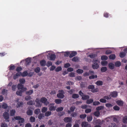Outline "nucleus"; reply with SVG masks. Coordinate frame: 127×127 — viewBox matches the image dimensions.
I'll list each match as a JSON object with an SVG mask.
<instances>
[{"instance_id":"f257e3e1","label":"nucleus","mask_w":127,"mask_h":127,"mask_svg":"<svg viewBox=\"0 0 127 127\" xmlns=\"http://www.w3.org/2000/svg\"><path fill=\"white\" fill-rule=\"evenodd\" d=\"M36 102L38 104H39L41 106V105L40 103H43L44 105H46L48 104L49 103V102L47 101V99L45 97H43L40 100L38 98H37L35 100Z\"/></svg>"},{"instance_id":"f03ea898","label":"nucleus","mask_w":127,"mask_h":127,"mask_svg":"<svg viewBox=\"0 0 127 127\" xmlns=\"http://www.w3.org/2000/svg\"><path fill=\"white\" fill-rule=\"evenodd\" d=\"M14 118L16 120H18V124H19L20 126L23 125V123L24 122V119L23 118H21L20 116H18L15 117Z\"/></svg>"},{"instance_id":"7ed1b4c3","label":"nucleus","mask_w":127,"mask_h":127,"mask_svg":"<svg viewBox=\"0 0 127 127\" xmlns=\"http://www.w3.org/2000/svg\"><path fill=\"white\" fill-rule=\"evenodd\" d=\"M93 61L94 63L92 65L93 68L94 69H98L99 67V65L97 63H99V61L97 60L94 59Z\"/></svg>"},{"instance_id":"20e7f679","label":"nucleus","mask_w":127,"mask_h":127,"mask_svg":"<svg viewBox=\"0 0 127 127\" xmlns=\"http://www.w3.org/2000/svg\"><path fill=\"white\" fill-rule=\"evenodd\" d=\"M88 88L89 89H91V92L93 93L97 92L98 91V88L94 89L95 87L93 85H90L89 86Z\"/></svg>"},{"instance_id":"39448f33","label":"nucleus","mask_w":127,"mask_h":127,"mask_svg":"<svg viewBox=\"0 0 127 127\" xmlns=\"http://www.w3.org/2000/svg\"><path fill=\"white\" fill-rule=\"evenodd\" d=\"M47 57L48 59L51 60H54L56 57V56L55 54H52L49 53L48 55L47 56Z\"/></svg>"},{"instance_id":"423d86ee","label":"nucleus","mask_w":127,"mask_h":127,"mask_svg":"<svg viewBox=\"0 0 127 127\" xmlns=\"http://www.w3.org/2000/svg\"><path fill=\"white\" fill-rule=\"evenodd\" d=\"M59 93L57 95V97L60 98H62L64 97V92L62 90H59Z\"/></svg>"},{"instance_id":"0eeeda50","label":"nucleus","mask_w":127,"mask_h":127,"mask_svg":"<svg viewBox=\"0 0 127 127\" xmlns=\"http://www.w3.org/2000/svg\"><path fill=\"white\" fill-rule=\"evenodd\" d=\"M17 88L18 90L21 89V90L24 91H26L27 89L26 88H24L23 86L21 84H19L18 85Z\"/></svg>"},{"instance_id":"6e6552de","label":"nucleus","mask_w":127,"mask_h":127,"mask_svg":"<svg viewBox=\"0 0 127 127\" xmlns=\"http://www.w3.org/2000/svg\"><path fill=\"white\" fill-rule=\"evenodd\" d=\"M82 127H91V125L89 124L87 122H83L82 123Z\"/></svg>"},{"instance_id":"1a4fd4ad","label":"nucleus","mask_w":127,"mask_h":127,"mask_svg":"<svg viewBox=\"0 0 127 127\" xmlns=\"http://www.w3.org/2000/svg\"><path fill=\"white\" fill-rule=\"evenodd\" d=\"M54 103H51L50 104L49 110L50 111L55 110L56 107L54 106Z\"/></svg>"},{"instance_id":"9d476101","label":"nucleus","mask_w":127,"mask_h":127,"mask_svg":"<svg viewBox=\"0 0 127 127\" xmlns=\"http://www.w3.org/2000/svg\"><path fill=\"white\" fill-rule=\"evenodd\" d=\"M19 99H18L17 100L15 101V102L17 103V104L16 106L17 107H19L23 105V102H19Z\"/></svg>"},{"instance_id":"9b49d317","label":"nucleus","mask_w":127,"mask_h":127,"mask_svg":"<svg viewBox=\"0 0 127 127\" xmlns=\"http://www.w3.org/2000/svg\"><path fill=\"white\" fill-rule=\"evenodd\" d=\"M3 116L6 120L7 119L9 118V116L8 112H4L3 114Z\"/></svg>"},{"instance_id":"f8f14e48","label":"nucleus","mask_w":127,"mask_h":127,"mask_svg":"<svg viewBox=\"0 0 127 127\" xmlns=\"http://www.w3.org/2000/svg\"><path fill=\"white\" fill-rule=\"evenodd\" d=\"M108 66L110 69H113L114 68L115 65L113 63H111L109 64Z\"/></svg>"},{"instance_id":"ddd939ff","label":"nucleus","mask_w":127,"mask_h":127,"mask_svg":"<svg viewBox=\"0 0 127 127\" xmlns=\"http://www.w3.org/2000/svg\"><path fill=\"white\" fill-rule=\"evenodd\" d=\"M110 95L111 97H116L118 95L117 93L116 92H113L110 93Z\"/></svg>"},{"instance_id":"4468645a","label":"nucleus","mask_w":127,"mask_h":127,"mask_svg":"<svg viewBox=\"0 0 127 127\" xmlns=\"http://www.w3.org/2000/svg\"><path fill=\"white\" fill-rule=\"evenodd\" d=\"M117 104L119 106H122L123 105V102L121 100H118L116 101Z\"/></svg>"},{"instance_id":"2eb2a0df","label":"nucleus","mask_w":127,"mask_h":127,"mask_svg":"<svg viewBox=\"0 0 127 127\" xmlns=\"http://www.w3.org/2000/svg\"><path fill=\"white\" fill-rule=\"evenodd\" d=\"M72 118L69 117H66L64 119V121L66 123H67L70 122Z\"/></svg>"},{"instance_id":"dca6fc26","label":"nucleus","mask_w":127,"mask_h":127,"mask_svg":"<svg viewBox=\"0 0 127 127\" xmlns=\"http://www.w3.org/2000/svg\"><path fill=\"white\" fill-rule=\"evenodd\" d=\"M21 73L20 72H18L15 75H14L13 76V78L15 79H16L18 78V77L21 75Z\"/></svg>"},{"instance_id":"f3484780","label":"nucleus","mask_w":127,"mask_h":127,"mask_svg":"<svg viewBox=\"0 0 127 127\" xmlns=\"http://www.w3.org/2000/svg\"><path fill=\"white\" fill-rule=\"evenodd\" d=\"M77 54V53L76 52L73 51L70 54L69 57L71 58L75 56Z\"/></svg>"},{"instance_id":"a211bd4d","label":"nucleus","mask_w":127,"mask_h":127,"mask_svg":"<svg viewBox=\"0 0 127 127\" xmlns=\"http://www.w3.org/2000/svg\"><path fill=\"white\" fill-rule=\"evenodd\" d=\"M122 121L124 123H127V116H125L123 117L122 119Z\"/></svg>"},{"instance_id":"6ab92c4d","label":"nucleus","mask_w":127,"mask_h":127,"mask_svg":"<svg viewBox=\"0 0 127 127\" xmlns=\"http://www.w3.org/2000/svg\"><path fill=\"white\" fill-rule=\"evenodd\" d=\"M24 91L22 90L18 91L16 92V94L18 95L21 96L22 93Z\"/></svg>"},{"instance_id":"aec40b11","label":"nucleus","mask_w":127,"mask_h":127,"mask_svg":"<svg viewBox=\"0 0 127 127\" xmlns=\"http://www.w3.org/2000/svg\"><path fill=\"white\" fill-rule=\"evenodd\" d=\"M55 102L57 104L61 103L62 102V100L61 99H56L55 101Z\"/></svg>"},{"instance_id":"412c9836","label":"nucleus","mask_w":127,"mask_h":127,"mask_svg":"<svg viewBox=\"0 0 127 127\" xmlns=\"http://www.w3.org/2000/svg\"><path fill=\"white\" fill-rule=\"evenodd\" d=\"M33 93V91L32 90H31L28 91L26 92V94L28 95H31Z\"/></svg>"},{"instance_id":"4be33fe9","label":"nucleus","mask_w":127,"mask_h":127,"mask_svg":"<svg viewBox=\"0 0 127 127\" xmlns=\"http://www.w3.org/2000/svg\"><path fill=\"white\" fill-rule=\"evenodd\" d=\"M110 59L111 60H114L116 58V56L115 54H111L109 56Z\"/></svg>"},{"instance_id":"5701e85b","label":"nucleus","mask_w":127,"mask_h":127,"mask_svg":"<svg viewBox=\"0 0 127 127\" xmlns=\"http://www.w3.org/2000/svg\"><path fill=\"white\" fill-rule=\"evenodd\" d=\"M107 70V68L106 67H101L100 69L101 71L102 72L106 71Z\"/></svg>"},{"instance_id":"b1692460","label":"nucleus","mask_w":127,"mask_h":127,"mask_svg":"<svg viewBox=\"0 0 127 127\" xmlns=\"http://www.w3.org/2000/svg\"><path fill=\"white\" fill-rule=\"evenodd\" d=\"M96 84L98 86H101L102 85L103 83L101 81H98L96 82Z\"/></svg>"},{"instance_id":"393cba45","label":"nucleus","mask_w":127,"mask_h":127,"mask_svg":"<svg viewBox=\"0 0 127 127\" xmlns=\"http://www.w3.org/2000/svg\"><path fill=\"white\" fill-rule=\"evenodd\" d=\"M79 60L78 58L77 57H74L72 59V61L75 62H78Z\"/></svg>"},{"instance_id":"a878e982","label":"nucleus","mask_w":127,"mask_h":127,"mask_svg":"<svg viewBox=\"0 0 127 127\" xmlns=\"http://www.w3.org/2000/svg\"><path fill=\"white\" fill-rule=\"evenodd\" d=\"M27 114L28 115H31L32 114V112L31 110L29 109L27 112Z\"/></svg>"},{"instance_id":"bb28decb","label":"nucleus","mask_w":127,"mask_h":127,"mask_svg":"<svg viewBox=\"0 0 127 127\" xmlns=\"http://www.w3.org/2000/svg\"><path fill=\"white\" fill-rule=\"evenodd\" d=\"M115 66L117 67H119L121 65V63L119 61H117L115 63Z\"/></svg>"},{"instance_id":"cd10ccee","label":"nucleus","mask_w":127,"mask_h":127,"mask_svg":"<svg viewBox=\"0 0 127 127\" xmlns=\"http://www.w3.org/2000/svg\"><path fill=\"white\" fill-rule=\"evenodd\" d=\"M89 96L88 95H84L82 97V98L83 100H86L89 98Z\"/></svg>"},{"instance_id":"c85d7f7f","label":"nucleus","mask_w":127,"mask_h":127,"mask_svg":"<svg viewBox=\"0 0 127 127\" xmlns=\"http://www.w3.org/2000/svg\"><path fill=\"white\" fill-rule=\"evenodd\" d=\"M101 59L102 60H107L108 57L107 56L104 55L101 57Z\"/></svg>"},{"instance_id":"c756f323","label":"nucleus","mask_w":127,"mask_h":127,"mask_svg":"<svg viewBox=\"0 0 127 127\" xmlns=\"http://www.w3.org/2000/svg\"><path fill=\"white\" fill-rule=\"evenodd\" d=\"M46 62L45 60H42L40 62L41 65L42 66H44L46 64Z\"/></svg>"},{"instance_id":"7c9ffc66","label":"nucleus","mask_w":127,"mask_h":127,"mask_svg":"<svg viewBox=\"0 0 127 127\" xmlns=\"http://www.w3.org/2000/svg\"><path fill=\"white\" fill-rule=\"evenodd\" d=\"M87 120L88 122H91L92 119V117L91 116H88L87 117Z\"/></svg>"},{"instance_id":"2f4dec72","label":"nucleus","mask_w":127,"mask_h":127,"mask_svg":"<svg viewBox=\"0 0 127 127\" xmlns=\"http://www.w3.org/2000/svg\"><path fill=\"white\" fill-rule=\"evenodd\" d=\"M28 73L26 71H25L23 72V73H21V75L23 77L27 75Z\"/></svg>"},{"instance_id":"473e14b6","label":"nucleus","mask_w":127,"mask_h":127,"mask_svg":"<svg viewBox=\"0 0 127 127\" xmlns=\"http://www.w3.org/2000/svg\"><path fill=\"white\" fill-rule=\"evenodd\" d=\"M51 114V111H47L46 112L45 114V116L48 117Z\"/></svg>"},{"instance_id":"72a5a7b5","label":"nucleus","mask_w":127,"mask_h":127,"mask_svg":"<svg viewBox=\"0 0 127 127\" xmlns=\"http://www.w3.org/2000/svg\"><path fill=\"white\" fill-rule=\"evenodd\" d=\"M72 97L73 98H76L79 97V95L78 94H74L72 95Z\"/></svg>"},{"instance_id":"f704fd0d","label":"nucleus","mask_w":127,"mask_h":127,"mask_svg":"<svg viewBox=\"0 0 127 127\" xmlns=\"http://www.w3.org/2000/svg\"><path fill=\"white\" fill-rule=\"evenodd\" d=\"M8 107L7 105V104L5 103H3L2 105V108L4 109H6Z\"/></svg>"},{"instance_id":"c9c22d12","label":"nucleus","mask_w":127,"mask_h":127,"mask_svg":"<svg viewBox=\"0 0 127 127\" xmlns=\"http://www.w3.org/2000/svg\"><path fill=\"white\" fill-rule=\"evenodd\" d=\"M44 117V114H41L38 116V118L39 119H41Z\"/></svg>"},{"instance_id":"e433bc0d","label":"nucleus","mask_w":127,"mask_h":127,"mask_svg":"<svg viewBox=\"0 0 127 127\" xmlns=\"http://www.w3.org/2000/svg\"><path fill=\"white\" fill-rule=\"evenodd\" d=\"M108 64V62L106 61H102L101 62V64L103 66L106 65Z\"/></svg>"},{"instance_id":"4c0bfd02","label":"nucleus","mask_w":127,"mask_h":127,"mask_svg":"<svg viewBox=\"0 0 127 127\" xmlns=\"http://www.w3.org/2000/svg\"><path fill=\"white\" fill-rule=\"evenodd\" d=\"M75 109V107L74 106H72L70 108V111H68V113H70V112H73L74 111V109Z\"/></svg>"},{"instance_id":"58836bf2","label":"nucleus","mask_w":127,"mask_h":127,"mask_svg":"<svg viewBox=\"0 0 127 127\" xmlns=\"http://www.w3.org/2000/svg\"><path fill=\"white\" fill-rule=\"evenodd\" d=\"M126 54L124 52H122L120 54V56L121 58H123L125 56Z\"/></svg>"},{"instance_id":"ea45409f","label":"nucleus","mask_w":127,"mask_h":127,"mask_svg":"<svg viewBox=\"0 0 127 127\" xmlns=\"http://www.w3.org/2000/svg\"><path fill=\"white\" fill-rule=\"evenodd\" d=\"M104 108V107L103 106H98L96 108V110L98 111V110H101Z\"/></svg>"},{"instance_id":"a19ab883","label":"nucleus","mask_w":127,"mask_h":127,"mask_svg":"<svg viewBox=\"0 0 127 127\" xmlns=\"http://www.w3.org/2000/svg\"><path fill=\"white\" fill-rule=\"evenodd\" d=\"M93 101V100L92 99H90L88 100L86 102V103L88 104H90L92 103Z\"/></svg>"},{"instance_id":"79ce46f5","label":"nucleus","mask_w":127,"mask_h":127,"mask_svg":"<svg viewBox=\"0 0 127 127\" xmlns=\"http://www.w3.org/2000/svg\"><path fill=\"white\" fill-rule=\"evenodd\" d=\"M27 104L28 105H32L33 104H34V103H33L32 101L30 100L27 103Z\"/></svg>"},{"instance_id":"37998d69","label":"nucleus","mask_w":127,"mask_h":127,"mask_svg":"<svg viewBox=\"0 0 127 127\" xmlns=\"http://www.w3.org/2000/svg\"><path fill=\"white\" fill-rule=\"evenodd\" d=\"M30 120L31 122H34L35 120V118L32 116H31L30 119Z\"/></svg>"},{"instance_id":"c03bdc74","label":"nucleus","mask_w":127,"mask_h":127,"mask_svg":"<svg viewBox=\"0 0 127 127\" xmlns=\"http://www.w3.org/2000/svg\"><path fill=\"white\" fill-rule=\"evenodd\" d=\"M63 109L64 108L63 107H60L58 108L57 109L56 111L57 112H59L62 111L63 110Z\"/></svg>"},{"instance_id":"a18cd8bd","label":"nucleus","mask_w":127,"mask_h":127,"mask_svg":"<svg viewBox=\"0 0 127 127\" xmlns=\"http://www.w3.org/2000/svg\"><path fill=\"white\" fill-rule=\"evenodd\" d=\"M47 107H43L41 109V111L42 113H45L47 111Z\"/></svg>"},{"instance_id":"49530a36","label":"nucleus","mask_w":127,"mask_h":127,"mask_svg":"<svg viewBox=\"0 0 127 127\" xmlns=\"http://www.w3.org/2000/svg\"><path fill=\"white\" fill-rule=\"evenodd\" d=\"M97 77V76L96 75H93L89 77V78L90 79H93L96 78Z\"/></svg>"},{"instance_id":"de8ad7c7","label":"nucleus","mask_w":127,"mask_h":127,"mask_svg":"<svg viewBox=\"0 0 127 127\" xmlns=\"http://www.w3.org/2000/svg\"><path fill=\"white\" fill-rule=\"evenodd\" d=\"M62 69V68L61 66H59L57 67L55 69L56 72H59L61 71Z\"/></svg>"},{"instance_id":"09e8293b","label":"nucleus","mask_w":127,"mask_h":127,"mask_svg":"<svg viewBox=\"0 0 127 127\" xmlns=\"http://www.w3.org/2000/svg\"><path fill=\"white\" fill-rule=\"evenodd\" d=\"M116 125L114 123H111L109 125L108 127H116Z\"/></svg>"},{"instance_id":"8fccbe9b","label":"nucleus","mask_w":127,"mask_h":127,"mask_svg":"<svg viewBox=\"0 0 127 127\" xmlns=\"http://www.w3.org/2000/svg\"><path fill=\"white\" fill-rule=\"evenodd\" d=\"M100 113L99 111L97 110V111L95 112L94 113V115L96 116H98L99 115Z\"/></svg>"},{"instance_id":"3c124183","label":"nucleus","mask_w":127,"mask_h":127,"mask_svg":"<svg viewBox=\"0 0 127 127\" xmlns=\"http://www.w3.org/2000/svg\"><path fill=\"white\" fill-rule=\"evenodd\" d=\"M76 72L78 73L81 74L83 73V70L79 69L77 70Z\"/></svg>"},{"instance_id":"603ef678","label":"nucleus","mask_w":127,"mask_h":127,"mask_svg":"<svg viewBox=\"0 0 127 127\" xmlns=\"http://www.w3.org/2000/svg\"><path fill=\"white\" fill-rule=\"evenodd\" d=\"M40 111V109H37L35 110L34 113L36 114H38Z\"/></svg>"},{"instance_id":"864d4df0","label":"nucleus","mask_w":127,"mask_h":127,"mask_svg":"<svg viewBox=\"0 0 127 127\" xmlns=\"http://www.w3.org/2000/svg\"><path fill=\"white\" fill-rule=\"evenodd\" d=\"M15 112V111L14 110H12L10 111V115L11 116H13L14 115Z\"/></svg>"},{"instance_id":"5fc2aeb1","label":"nucleus","mask_w":127,"mask_h":127,"mask_svg":"<svg viewBox=\"0 0 127 127\" xmlns=\"http://www.w3.org/2000/svg\"><path fill=\"white\" fill-rule=\"evenodd\" d=\"M1 127H7V125L4 123H2L1 124Z\"/></svg>"},{"instance_id":"6e6d98bb","label":"nucleus","mask_w":127,"mask_h":127,"mask_svg":"<svg viewBox=\"0 0 127 127\" xmlns=\"http://www.w3.org/2000/svg\"><path fill=\"white\" fill-rule=\"evenodd\" d=\"M113 108L115 110H119L120 109L119 107L117 105L114 106L113 107Z\"/></svg>"},{"instance_id":"4d7b16f0","label":"nucleus","mask_w":127,"mask_h":127,"mask_svg":"<svg viewBox=\"0 0 127 127\" xmlns=\"http://www.w3.org/2000/svg\"><path fill=\"white\" fill-rule=\"evenodd\" d=\"M87 115L86 114L80 115V118L81 119H84L86 117Z\"/></svg>"},{"instance_id":"13d9d810","label":"nucleus","mask_w":127,"mask_h":127,"mask_svg":"<svg viewBox=\"0 0 127 127\" xmlns=\"http://www.w3.org/2000/svg\"><path fill=\"white\" fill-rule=\"evenodd\" d=\"M40 69L39 67H37L35 69V71L36 73H38L39 72Z\"/></svg>"},{"instance_id":"bf43d9fd","label":"nucleus","mask_w":127,"mask_h":127,"mask_svg":"<svg viewBox=\"0 0 127 127\" xmlns=\"http://www.w3.org/2000/svg\"><path fill=\"white\" fill-rule=\"evenodd\" d=\"M91 111V109H86L85 111V112L87 113L90 112Z\"/></svg>"},{"instance_id":"052dcab7","label":"nucleus","mask_w":127,"mask_h":127,"mask_svg":"<svg viewBox=\"0 0 127 127\" xmlns=\"http://www.w3.org/2000/svg\"><path fill=\"white\" fill-rule=\"evenodd\" d=\"M20 83L22 84H24L25 82V80L24 79H21L19 80Z\"/></svg>"},{"instance_id":"680f3d73","label":"nucleus","mask_w":127,"mask_h":127,"mask_svg":"<svg viewBox=\"0 0 127 127\" xmlns=\"http://www.w3.org/2000/svg\"><path fill=\"white\" fill-rule=\"evenodd\" d=\"M100 104V103L99 102L96 101L93 103V104L94 105H96L99 104Z\"/></svg>"},{"instance_id":"e2e57ef3","label":"nucleus","mask_w":127,"mask_h":127,"mask_svg":"<svg viewBox=\"0 0 127 127\" xmlns=\"http://www.w3.org/2000/svg\"><path fill=\"white\" fill-rule=\"evenodd\" d=\"M100 101L102 103H105L106 102V100L104 98H101L100 99Z\"/></svg>"},{"instance_id":"0e129e2a","label":"nucleus","mask_w":127,"mask_h":127,"mask_svg":"<svg viewBox=\"0 0 127 127\" xmlns=\"http://www.w3.org/2000/svg\"><path fill=\"white\" fill-rule=\"evenodd\" d=\"M111 96L110 95L109 96H105L104 97V98L105 99H109L111 98Z\"/></svg>"},{"instance_id":"69168bd1","label":"nucleus","mask_w":127,"mask_h":127,"mask_svg":"<svg viewBox=\"0 0 127 127\" xmlns=\"http://www.w3.org/2000/svg\"><path fill=\"white\" fill-rule=\"evenodd\" d=\"M105 105L108 108L111 107L112 106V104L109 103H106V104Z\"/></svg>"},{"instance_id":"338daca9","label":"nucleus","mask_w":127,"mask_h":127,"mask_svg":"<svg viewBox=\"0 0 127 127\" xmlns=\"http://www.w3.org/2000/svg\"><path fill=\"white\" fill-rule=\"evenodd\" d=\"M52 64V62L50 61H48L47 62L46 65L48 66L49 67Z\"/></svg>"},{"instance_id":"774afa93","label":"nucleus","mask_w":127,"mask_h":127,"mask_svg":"<svg viewBox=\"0 0 127 127\" xmlns=\"http://www.w3.org/2000/svg\"><path fill=\"white\" fill-rule=\"evenodd\" d=\"M69 76L70 77H74V73L73 72H71L69 74Z\"/></svg>"}]
</instances>
